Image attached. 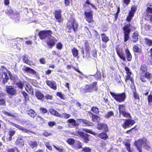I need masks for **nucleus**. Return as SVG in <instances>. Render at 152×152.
<instances>
[{
    "mask_svg": "<svg viewBox=\"0 0 152 152\" xmlns=\"http://www.w3.org/2000/svg\"><path fill=\"white\" fill-rule=\"evenodd\" d=\"M125 69L126 71V74L127 75L126 76L125 78V81L126 82H127V80H130L132 82L131 84V88L132 90V91L133 95H137L136 93V87L134 85V79L133 78L131 77V75L132 74V73L130 71V69L127 66H125Z\"/></svg>",
    "mask_w": 152,
    "mask_h": 152,
    "instance_id": "1",
    "label": "nucleus"
},
{
    "mask_svg": "<svg viewBox=\"0 0 152 152\" xmlns=\"http://www.w3.org/2000/svg\"><path fill=\"white\" fill-rule=\"evenodd\" d=\"M135 144L139 152H142V147L148 150H149L151 148L149 145L148 142L145 138L141 139L135 142Z\"/></svg>",
    "mask_w": 152,
    "mask_h": 152,
    "instance_id": "2",
    "label": "nucleus"
},
{
    "mask_svg": "<svg viewBox=\"0 0 152 152\" xmlns=\"http://www.w3.org/2000/svg\"><path fill=\"white\" fill-rule=\"evenodd\" d=\"M131 24L129 23L125 25L123 28V33L124 34V41H127L129 38V34L131 31H135L136 27L134 26L131 27L130 28Z\"/></svg>",
    "mask_w": 152,
    "mask_h": 152,
    "instance_id": "3",
    "label": "nucleus"
},
{
    "mask_svg": "<svg viewBox=\"0 0 152 152\" xmlns=\"http://www.w3.org/2000/svg\"><path fill=\"white\" fill-rule=\"evenodd\" d=\"M78 26L75 20L72 18L67 23L66 27L68 32L71 33L73 31L75 33L77 30Z\"/></svg>",
    "mask_w": 152,
    "mask_h": 152,
    "instance_id": "4",
    "label": "nucleus"
},
{
    "mask_svg": "<svg viewBox=\"0 0 152 152\" xmlns=\"http://www.w3.org/2000/svg\"><path fill=\"white\" fill-rule=\"evenodd\" d=\"M97 83L96 81L91 84L86 85L85 88H83L81 91L83 93H92L98 90Z\"/></svg>",
    "mask_w": 152,
    "mask_h": 152,
    "instance_id": "5",
    "label": "nucleus"
},
{
    "mask_svg": "<svg viewBox=\"0 0 152 152\" xmlns=\"http://www.w3.org/2000/svg\"><path fill=\"white\" fill-rule=\"evenodd\" d=\"M52 34L53 32L51 30H45L39 31L38 35L41 39L44 40L48 37H51Z\"/></svg>",
    "mask_w": 152,
    "mask_h": 152,
    "instance_id": "6",
    "label": "nucleus"
},
{
    "mask_svg": "<svg viewBox=\"0 0 152 152\" xmlns=\"http://www.w3.org/2000/svg\"><path fill=\"white\" fill-rule=\"evenodd\" d=\"M71 134L75 136H80L83 139L84 142L86 143H87L89 141L88 138L89 135L83 132L78 131L76 132H72Z\"/></svg>",
    "mask_w": 152,
    "mask_h": 152,
    "instance_id": "7",
    "label": "nucleus"
},
{
    "mask_svg": "<svg viewBox=\"0 0 152 152\" xmlns=\"http://www.w3.org/2000/svg\"><path fill=\"white\" fill-rule=\"evenodd\" d=\"M137 10V7L136 6H132L129 12L128 15L127 16L126 19V20L128 22L130 21L134 16Z\"/></svg>",
    "mask_w": 152,
    "mask_h": 152,
    "instance_id": "8",
    "label": "nucleus"
},
{
    "mask_svg": "<svg viewBox=\"0 0 152 152\" xmlns=\"http://www.w3.org/2000/svg\"><path fill=\"white\" fill-rule=\"evenodd\" d=\"M125 105H119L118 109L120 115L122 114L124 117H129L130 116L129 114L126 111Z\"/></svg>",
    "mask_w": 152,
    "mask_h": 152,
    "instance_id": "9",
    "label": "nucleus"
},
{
    "mask_svg": "<svg viewBox=\"0 0 152 152\" xmlns=\"http://www.w3.org/2000/svg\"><path fill=\"white\" fill-rule=\"evenodd\" d=\"M93 12L91 11H90L88 12H84V15H85V18L87 22L88 23H91L94 22L93 17Z\"/></svg>",
    "mask_w": 152,
    "mask_h": 152,
    "instance_id": "10",
    "label": "nucleus"
},
{
    "mask_svg": "<svg viewBox=\"0 0 152 152\" xmlns=\"http://www.w3.org/2000/svg\"><path fill=\"white\" fill-rule=\"evenodd\" d=\"M57 41V39L55 37H53L51 38H49L46 42L48 46L50 48H52L55 45Z\"/></svg>",
    "mask_w": 152,
    "mask_h": 152,
    "instance_id": "11",
    "label": "nucleus"
},
{
    "mask_svg": "<svg viewBox=\"0 0 152 152\" xmlns=\"http://www.w3.org/2000/svg\"><path fill=\"white\" fill-rule=\"evenodd\" d=\"M6 92L10 95H15L16 94L17 90L12 86H6Z\"/></svg>",
    "mask_w": 152,
    "mask_h": 152,
    "instance_id": "12",
    "label": "nucleus"
},
{
    "mask_svg": "<svg viewBox=\"0 0 152 152\" xmlns=\"http://www.w3.org/2000/svg\"><path fill=\"white\" fill-rule=\"evenodd\" d=\"M116 51L119 57L123 61H126V59L123 49L117 47L116 48Z\"/></svg>",
    "mask_w": 152,
    "mask_h": 152,
    "instance_id": "13",
    "label": "nucleus"
},
{
    "mask_svg": "<svg viewBox=\"0 0 152 152\" xmlns=\"http://www.w3.org/2000/svg\"><path fill=\"white\" fill-rule=\"evenodd\" d=\"M61 12V10H55L54 13V17L59 23L61 22L63 20Z\"/></svg>",
    "mask_w": 152,
    "mask_h": 152,
    "instance_id": "14",
    "label": "nucleus"
},
{
    "mask_svg": "<svg viewBox=\"0 0 152 152\" xmlns=\"http://www.w3.org/2000/svg\"><path fill=\"white\" fill-rule=\"evenodd\" d=\"M152 77V74L151 73L146 72L144 73V75H140V79L141 81L143 82H145L146 81L145 78H146L148 80H150Z\"/></svg>",
    "mask_w": 152,
    "mask_h": 152,
    "instance_id": "15",
    "label": "nucleus"
},
{
    "mask_svg": "<svg viewBox=\"0 0 152 152\" xmlns=\"http://www.w3.org/2000/svg\"><path fill=\"white\" fill-rule=\"evenodd\" d=\"M135 123V122L134 120L131 119L126 120L123 123L122 126L124 129H126L127 128L131 127Z\"/></svg>",
    "mask_w": 152,
    "mask_h": 152,
    "instance_id": "16",
    "label": "nucleus"
},
{
    "mask_svg": "<svg viewBox=\"0 0 152 152\" xmlns=\"http://www.w3.org/2000/svg\"><path fill=\"white\" fill-rule=\"evenodd\" d=\"M84 50L86 52V56L89 57L90 56L91 47L88 41H86L84 42Z\"/></svg>",
    "mask_w": 152,
    "mask_h": 152,
    "instance_id": "17",
    "label": "nucleus"
},
{
    "mask_svg": "<svg viewBox=\"0 0 152 152\" xmlns=\"http://www.w3.org/2000/svg\"><path fill=\"white\" fill-rule=\"evenodd\" d=\"M10 124L18 129L21 130L23 132H25L27 133H28L32 132L30 130H28L27 129L24 128L23 127L19 126L18 124H16L14 123L11 122Z\"/></svg>",
    "mask_w": 152,
    "mask_h": 152,
    "instance_id": "18",
    "label": "nucleus"
},
{
    "mask_svg": "<svg viewBox=\"0 0 152 152\" xmlns=\"http://www.w3.org/2000/svg\"><path fill=\"white\" fill-rule=\"evenodd\" d=\"M46 82L47 85L51 88L54 90H56L57 89L55 81H54L47 80Z\"/></svg>",
    "mask_w": 152,
    "mask_h": 152,
    "instance_id": "19",
    "label": "nucleus"
},
{
    "mask_svg": "<svg viewBox=\"0 0 152 152\" xmlns=\"http://www.w3.org/2000/svg\"><path fill=\"white\" fill-rule=\"evenodd\" d=\"M22 70L25 72L28 73L32 74H35L36 72L33 69L26 66H24Z\"/></svg>",
    "mask_w": 152,
    "mask_h": 152,
    "instance_id": "20",
    "label": "nucleus"
},
{
    "mask_svg": "<svg viewBox=\"0 0 152 152\" xmlns=\"http://www.w3.org/2000/svg\"><path fill=\"white\" fill-rule=\"evenodd\" d=\"M139 33L137 31H135L132 34V41L134 43H137L139 40Z\"/></svg>",
    "mask_w": 152,
    "mask_h": 152,
    "instance_id": "21",
    "label": "nucleus"
},
{
    "mask_svg": "<svg viewBox=\"0 0 152 152\" xmlns=\"http://www.w3.org/2000/svg\"><path fill=\"white\" fill-rule=\"evenodd\" d=\"M125 53L126 56V58L128 61H131L132 59V55L129 50L128 48L126 49L125 50Z\"/></svg>",
    "mask_w": 152,
    "mask_h": 152,
    "instance_id": "22",
    "label": "nucleus"
},
{
    "mask_svg": "<svg viewBox=\"0 0 152 152\" xmlns=\"http://www.w3.org/2000/svg\"><path fill=\"white\" fill-rule=\"evenodd\" d=\"M82 144L81 142L78 140H75V142L74 145H73V148L75 149L79 150L80 148H82Z\"/></svg>",
    "mask_w": 152,
    "mask_h": 152,
    "instance_id": "23",
    "label": "nucleus"
},
{
    "mask_svg": "<svg viewBox=\"0 0 152 152\" xmlns=\"http://www.w3.org/2000/svg\"><path fill=\"white\" fill-rule=\"evenodd\" d=\"M117 101L121 102L123 101L126 98V96H112Z\"/></svg>",
    "mask_w": 152,
    "mask_h": 152,
    "instance_id": "24",
    "label": "nucleus"
},
{
    "mask_svg": "<svg viewBox=\"0 0 152 152\" xmlns=\"http://www.w3.org/2000/svg\"><path fill=\"white\" fill-rule=\"evenodd\" d=\"M133 51L134 52L141 53H142V49L140 48L137 45H134L133 46Z\"/></svg>",
    "mask_w": 152,
    "mask_h": 152,
    "instance_id": "25",
    "label": "nucleus"
},
{
    "mask_svg": "<svg viewBox=\"0 0 152 152\" xmlns=\"http://www.w3.org/2000/svg\"><path fill=\"white\" fill-rule=\"evenodd\" d=\"M140 70L141 73L144 74L148 71V68L147 66L145 64H142L140 68Z\"/></svg>",
    "mask_w": 152,
    "mask_h": 152,
    "instance_id": "26",
    "label": "nucleus"
},
{
    "mask_svg": "<svg viewBox=\"0 0 152 152\" xmlns=\"http://www.w3.org/2000/svg\"><path fill=\"white\" fill-rule=\"evenodd\" d=\"M67 122L69 124H71L73 126H77V122H76V121L73 119H70L68 120Z\"/></svg>",
    "mask_w": 152,
    "mask_h": 152,
    "instance_id": "27",
    "label": "nucleus"
},
{
    "mask_svg": "<svg viewBox=\"0 0 152 152\" xmlns=\"http://www.w3.org/2000/svg\"><path fill=\"white\" fill-rule=\"evenodd\" d=\"M28 114L32 118H34L37 115L35 112L33 110L31 109L27 111Z\"/></svg>",
    "mask_w": 152,
    "mask_h": 152,
    "instance_id": "28",
    "label": "nucleus"
},
{
    "mask_svg": "<svg viewBox=\"0 0 152 152\" xmlns=\"http://www.w3.org/2000/svg\"><path fill=\"white\" fill-rule=\"evenodd\" d=\"M80 121H82V125L84 126H89L93 125L92 123L86 120L83 119L82 120H80Z\"/></svg>",
    "mask_w": 152,
    "mask_h": 152,
    "instance_id": "29",
    "label": "nucleus"
},
{
    "mask_svg": "<svg viewBox=\"0 0 152 152\" xmlns=\"http://www.w3.org/2000/svg\"><path fill=\"white\" fill-rule=\"evenodd\" d=\"M29 146L32 149L37 148L38 145V143L36 141H30L29 142Z\"/></svg>",
    "mask_w": 152,
    "mask_h": 152,
    "instance_id": "30",
    "label": "nucleus"
},
{
    "mask_svg": "<svg viewBox=\"0 0 152 152\" xmlns=\"http://www.w3.org/2000/svg\"><path fill=\"white\" fill-rule=\"evenodd\" d=\"M91 113L92 115L91 118L93 122H98L100 120V118L99 116L93 115L92 113Z\"/></svg>",
    "mask_w": 152,
    "mask_h": 152,
    "instance_id": "31",
    "label": "nucleus"
},
{
    "mask_svg": "<svg viewBox=\"0 0 152 152\" xmlns=\"http://www.w3.org/2000/svg\"><path fill=\"white\" fill-rule=\"evenodd\" d=\"M72 51L73 56L74 57H75L78 55V51L76 48L75 47L73 48Z\"/></svg>",
    "mask_w": 152,
    "mask_h": 152,
    "instance_id": "32",
    "label": "nucleus"
},
{
    "mask_svg": "<svg viewBox=\"0 0 152 152\" xmlns=\"http://www.w3.org/2000/svg\"><path fill=\"white\" fill-rule=\"evenodd\" d=\"M49 111L50 112L51 114L58 117H59V116H60V114L56 110L51 109Z\"/></svg>",
    "mask_w": 152,
    "mask_h": 152,
    "instance_id": "33",
    "label": "nucleus"
},
{
    "mask_svg": "<svg viewBox=\"0 0 152 152\" xmlns=\"http://www.w3.org/2000/svg\"><path fill=\"white\" fill-rule=\"evenodd\" d=\"M144 39L146 44L150 46H152V40L147 38H145Z\"/></svg>",
    "mask_w": 152,
    "mask_h": 152,
    "instance_id": "34",
    "label": "nucleus"
},
{
    "mask_svg": "<svg viewBox=\"0 0 152 152\" xmlns=\"http://www.w3.org/2000/svg\"><path fill=\"white\" fill-rule=\"evenodd\" d=\"M23 140L21 139H18L15 141V143L17 145H19L22 146L24 145Z\"/></svg>",
    "mask_w": 152,
    "mask_h": 152,
    "instance_id": "35",
    "label": "nucleus"
},
{
    "mask_svg": "<svg viewBox=\"0 0 152 152\" xmlns=\"http://www.w3.org/2000/svg\"><path fill=\"white\" fill-rule=\"evenodd\" d=\"M15 85L18 88H20V89H23V83L22 81L20 80L18 82L16 83Z\"/></svg>",
    "mask_w": 152,
    "mask_h": 152,
    "instance_id": "36",
    "label": "nucleus"
},
{
    "mask_svg": "<svg viewBox=\"0 0 152 152\" xmlns=\"http://www.w3.org/2000/svg\"><path fill=\"white\" fill-rule=\"evenodd\" d=\"M23 62L24 63L28 65H29L31 66V64L29 63V59L28 57L25 56H23Z\"/></svg>",
    "mask_w": 152,
    "mask_h": 152,
    "instance_id": "37",
    "label": "nucleus"
},
{
    "mask_svg": "<svg viewBox=\"0 0 152 152\" xmlns=\"http://www.w3.org/2000/svg\"><path fill=\"white\" fill-rule=\"evenodd\" d=\"M66 67L68 69H69L72 67L75 71H76L78 73H80L81 72L78 69L76 68L75 67L72 66L71 65H67L66 66Z\"/></svg>",
    "mask_w": 152,
    "mask_h": 152,
    "instance_id": "38",
    "label": "nucleus"
},
{
    "mask_svg": "<svg viewBox=\"0 0 152 152\" xmlns=\"http://www.w3.org/2000/svg\"><path fill=\"white\" fill-rule=\"evenodd\" d=\"M67 143L69 145H74V144L75 143V140L74 139L72 138H69V139L67 140Z\"/></svg>",
    "mask_w": 152,
    "mask_h": 152,
    "instance_id": "39",
    "label": "nucleus"
},
{
    "mask_svg": "<svg viewBox=\"0 0 152 152\" xmlns=\"http://www.w3.org/2000/svg\"><path fill=\"white\" fill-rule=\"evenodd\" d=\"M124 144L129 152H131L130 149V144L129 143L124 142Z\"/></svg>",
    "mask_w": 152,
    "mask_h": 152,
    "instance_id": "40",
    "label": "nucleus"
},
{
    "mask_svg": "<svg viewBox=\"0 0 152 152\" xmlns=\"http://www.w3.org/2000/svg\"><path fill=\"white\" fill-rule=\"evenodd\" d=\"M114 115L113 112L112 111H110L108 112L106 115H105V117L107 118H109L111 116H113Z\"/></svg>",
    "mask_w": 152,
    "mask_h": 152,
    "instance_id": "41",
    "label": "nucleus"
},
{
    "mask_svg": "<svg viewBox=\"0 0 152 152\" xmlns=\"http://www.w3.org/2000/svg\"><path fill=\"white\" fill-rule=\"evenodd\" d=\"M6 13L8 15H10L14 13L11 7H10V9H7Z\"/></svg>",
    "mask_w": 152,
    "mask_h": 152,
    "instance_id": "42",
    "label": "nucleus"
},
{
    "mask_svg": "<svg viewBox=\"0 0 152 152\" xmlns=\"http://www.w3.org/2000/svg\"><path fill=\"white\" fill-rule=\"evenodd\" d=\"M70 117V115L69 114L66 113L63 114L62 115L60 114V116H59V117L61 118L64 117L66 119L69 118Z\"/></svg>",
    "mask_w": 152,
    "mask_h": 152,
    "instance_id": "43",
    "label": "nucleus"
},
{
    "mask_svg": "<svg viewBox=\"0 0 152 152\" xmlns=\"http://www.w3.org/2000/svg\"><path fill=\"white\" fill-rule=\"evenodd\" d=\"M56 47L57 49L61 50L63 48V45L61 42H59L56 45Z\"/></svg>",
    "mask_w": 152,
    "mask_h": 152,
    "instance_id": "44",
    "label": "nucleus"
},
{
    "mask_svg": "<svg viewBox=\"0 0 152 152\" xmlns=\"http://www.w3.org/2000/svg\"><path fill=\"white\" fill-rule=\"evenodd\" d=\"M54 147L59 152H63V148L61 147L56 146L54 145H53Z\"/></svg>",
    "mask_w": 152,
    "mask_h": 152,
    "instance_id": "45",
    "label": "nucleus"
},
{
    "mask_svg": "<svg viewBox=\"0 0 152 152\" xmlns=\"http://www.w3.org/2000/svg\"><path fill=\"white\" fill-rule=\"evenodd\" d=\"M82 148V151L83 152H91V149L89 147H85Z\"/></svg>",
    "mask_w": 152,
    "mask_h": 152,
    "instance_id": "46",
    "label": "nucleus"
},
{
    "mask_svg": "<svg viewBox=\"0 0 152 152\" xmlns=\"http://www.w3.org/2000/svg\"><path fill=\"white\" fill-rule=\"evenodd\" d=\"M39 110L41 113L43 114L46 113L48 112L46 108L42 107L40 108Z\"/></svg>",
    "mask_w": 152,
    "mask_h": 152,
    "instance_id": "47",
    "label": "nucleus"
},
{
    "mask_svg": "<svg viewBox=\"0 0 152 152\" xmlns=\"http://www.w3.org/2000/svg\"><path fill=\"white\" fill-rule=\"evenodd\" d=\"M85 3L87 4L91 5L92 7L94 8L95 9H96V7L95 5L94 4L91 3L89 1V0H86L85 2Z\"/></svg>",
    "mask_w": 152,
    "mask_h": 152,
    "instance_id": "48",
    "label": "nucleus"
},
{
    "mask_svg": "<svg viewBox=\"0 0 152 152\" xmlns=\"http://www.w3.org/2000/svg\"><path fill=\"white\" fill-rule=\"evenodd\" d=\"M146 11L148 13L152 14V7L148 6L146 10Z\"/></svg>",
    "mask_w": 152,
    "mask_h": 152,
    "instance_id": "49",
    "label": "nucleus"
},
{
    "mask_svg": "<svg viewBox=\"0 0 152 152\" xmlns=\"http://www.w3.org/2000/svg\"><path fill=\"white\" fill-rule=\"evenodd\" d=\"M39 61L41 64H45L46 63L45 58H40Z\"/></svg>",
    "mask_w": 152,
    "mask_h": 152,
    "instance_id": "50",
    "label": "nucleus"
},
{
    "mask_svg": "<svg viewBox=\"0 0 152 152\" xmlns=\"http://www.w3.org/2000/svg\"><path fill=\"white\" fill-rule=\"evenodd\" d=\"M149 92H150V93L149 94V95H152V91H150L149 88L147 89L145 91V92L144 93V94L145 95H147L149 94Z\"/></svg>",
    "mask_w": 152,
    "mask_h": 152,
    "instance_id": "51",
    "label": "nucleus"
},
{
    "mask_svg": "<svg viewBox=\"0 0 152 152\" xmlns=\"http://www.w3.org/2000/svg\"><path fill=\"white\" fill-rule=\"evenodd\" d=\"M3 113L4 114H5L9 116H11L14 117H15V115L14 114L10 113H8V112H7L6 111H4L3 112Z\"/></svg>",
    "mask_w": 152,
    "mask_h": 152,
    "instance_id": "52",
    "label": "nucleus"
},
{
    "mask_svg": "<svg viewBox=\"0 0 152 152\" xmlns=\"http://www.w3.org/2000/svg\"><path fill=\"white\" fill-rule=\"evenodd\" d=\"M98 137L104 140V133H101L98 134Z\"/></svg>",
    "mask_w": 152,
    "mask_h": 152,
    "instance_id": "53",
    "label": "nucleus"
},
{
    "mask_svg": "<svg viewBox=\"0 0 152 152\" xmlns=\"http://www.w3.org/2000/svg\"><path fill=\"white\" fill-rule=\"evenodd\" d=\"M83 130L86 132L93 134H95V133L92 132L91 130H90L86 129H83Z\"/></svg>",
    "mask_w": 152,
    "mask_h": 152,
    "instance_id": "54",
    "label": "nucleus"
},
{
    "mask_svg": "<svg viewBox=\"0 0 152 152\" xmlns=\"http://www.w3.org/2000/svg\"><path fill=\"white\" fill-rule=\"evenodd\" d=\"M104 125L103 124H99L97 126V128L99 129H102L104 127Z\"/></svg>",
    "mask_w": 152,
    "mask_h": 152,
    "instance_id": "55",
    "label": "nucleus"
},
{
    "mask_svg": "<svg viewBox=\"0 0 152 152\" xmlns=\"http://www.w3.org/2000/svg\"><path fill=\"white\" fill-rule=\"evenodd\" d=\"M91 110L92 111L95 113H96L98 112V109L97 107H93L91 108Z\"/></svg>",
    "mask_w": 152,
    "mask_h": 152,
    "instance_id": "56",
    "label": "nucleus"
},
{
    "mask_svg": "<svg viewBox=\"0 0 152 152\" xmlns=\"http://www.w3.org/2000/svg\"><path fill=\"white\" fill-rule=\"evenodd\" d=\"M15 131L11 130L9 132V135L12 136L15 134Z\"/></svg>",
    "mask_w": 152,
    "mask_h": 152,
    "instance_id": "57",
    "label": "nucleus"
},
{
    "mask_svg": "<svg viewBox=\"0 0 152 152\" xmlns=\"http://www.w3.org/2000/svg\"><path fill=\"white\" fill-rule=\"evenodd\" d=\"M36 96L38 99L42 100V101L44 100L45 96Z\"/></svg>",
    "mask_w": 152,
    "mask_h": 152,
    "instance_id": "58",
    "label": "nucleus"
},
{
    "mask_svg": "<svg viewBox=\"0 0 152 152\" xmlns=\"http://www.w3.org/2000/svg\"><path fill=\"white\" fill-rule=\"evenodd\" d=\"M95 77L97 79H99L101 78V76L100 73H96L95 75Z\"/></svg>",
    "mask_w": 152,
    "mask_h": 152,
    "instance_id": "59",
    "label": "nucleus"
},
{
    "mask_svg": "<svg viewBox=\"0 0 152 152\" xmlns=\"http://www.w3.org/2000/svg\"><path fill=\"white\" fill-rule=\"evenodd\" d=\"M8 80H9V77L4 78L3 80L2 83L4 84H5L6 83H7Z\"/></svg>",
    "mask_w": 152,
    "mask_h": 152,
    "instance_id": "60",
    "label": "nucleus"
},
{
    "mask_svg": "<svg viewBox=\"0 0 152 152\" xmlns=\"http://www.w3.org/2000/svg\"><path fill=\"white\" fill-rule=\"evenodd\" d=\"M130 2V0H123V2L126 5H128Z\"/></svg>",
    "mask_w": 152,
    "mask_h": 152,
    "instance_id": "61",
    "label": "nucleus"
},
{
    "mask_svg": "<svg viewBox=\"0 0 152 152\" xmlns=\"http://www.w3.org/2000/svg\"><path fill=\"white\" fill-rule=\"evenodd\" d=\"M10 75V80L13 81H15L16 80V79L15 77L13 76L11 74L10 75Z\"/></svg>",
    "mask_w": 152,
    "mask_h": 152,
    "instance_id": "62",
    "label": "nucleus"
},
{
    "mask_svg": "<svg viewBox=\"0 0 152 152\" xmlns=\"http://www.w3.org/2000/svg\"><path fill=\"white\" fill-rule=\"evenodd\" d=\"M148 100L149 104L152 102V96H148Z\"/></svg>",
    "mask_w": 152,
    "mask_h": 152,
    "instance_id": "63",
    "label": "nucleus"
},
{
    "mask_svg": "<svg viewBox=\"0 0 152 152\" xmlns=\"http://www.w3.org/2000/svg\"><path fill=\"white\" fill-rule=\"evenodd\" d=\"M64 3L66 6L69 5L70 4L69 0H64Z\"/></svg>",
    "mask_w": 152,
    "mask_h": 152,
    "instance_id": "64",
    "label": "nucleus"
}]
</instances>
